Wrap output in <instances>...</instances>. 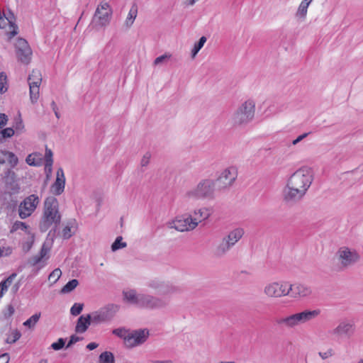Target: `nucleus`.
Segmentation results:
<instances>
[{"label": "nucleus", "mask_w": 363, "mask_h": 363, "mask_svg": "<svg viewBox=\"0 0 363 363\" xmlns=\"http://www.w3.org/2000/svg\"><path fill=\"white\" fill-rule=\"evenodd\" d=\"M313 180L310 168L301 167L294 172L288 179L283 189V199L289 203L301 201L306 195Z\"/></svg>", "instance_id": "obj_1"}, {"label": "nucleus", "mask_w": 363, "mask_h": 363, "mask_svg": "<svg viewBox=\"0 0 363 363\" xmlns=\"http://www.w3.org/2000/svg\"><path fill=\"white\" fill-rule=\"evenodd\" d=\"M61 218L62 216L59 211L57 199L54 196L46 198L44 201L43 211L40 220L39 228L41 232L44 233L53 226V228L50 230L48 235V238L50 237L51 243L54 241Z\"/></svg>", "instance_id": "obj_2"}, {"label": "nucleus", "mask_w": 363, "mask_h": 363, "mask_svg": "<svg viewBox=\"0 0 363 363\" xmlns=\"http://www.w3.org/2000/svg\"><path fill=\"white\" fill-rule=\"evenodd\" d=\"M321 311L318 308L314 310H303L301 312L292 313L286 316L276 318V325L281 329H293L299 325L311 321L320 315Z\"/></svg>", "instance_id": "obj_3"}, {"label": "nucleus", "mask_w": 363, "mask_h": 363, "mask_svg": "<svg viewBox=\"0 0 363 363\" xmlns=\"http://www.w3.org/2000/svg\"><path fill=\"white\" fill-rule=\"evenodd\" d=\"M215 182L211 179H203L185 194L189 200H211L214 198Z\"/></svg>", "instance_id": "obj_4"}, {"label": "nucleus", "mask_w": 363, "mask_h": 363, "mask_svg": "<svg viewBox=\"0 0 363 363\" xmlns=\"http://www.w3.org/2000/svg\"><path fill=\"white\" fill-rule=\"evenodd\" d=\"M255 113V101L251 99L247 100L233 113L230 121L235 126L245 125L252 121Z\"/></svg>", "instance_id": "obj_5"}, {"label": "nucleus", "mask_w": 363, "mask_h": 363, "mask_svg": "<svg viewBox=\"0 0 363 363\" xmlns=\"http://www.w3.org/2000/svg\"><path fill=\"white\" fill-rule=\"evenodd\" d=\"M338 264L341 269H348L356 264L360 259V255L354 249L342 247L336 252Z\"/></svg>", "instance_id": "obj_6"}, {"label": "nucleus", "mask_w": 363, "mask_h": 363, "mask_svg": "<svg viewBox=\"0 0 363 363\" xmlns=\"http://www.w3.org/2000/svg\"><path fill=\"white\" fill-rule=\"evenodd\" d=\"M118 310V305L109 303L89 315L91 323L98 325L112 320Z\"/></svg>", "instance_id": "obj_7"}, {"label": "nucleus", "mask_w": 363, "mask_h": 363, "mask_svg": "<svg viewBox=\"0 0 363 363\" xmlns=\"http://www.w3.org/2000/svg\"><path fill=\"white\" fill-rule=\"evenodd\" d=\"M263 292L269 298H281L289 296V283L285 281L269 282L264 287Z\"/></svg>", "instance_id": "obj_8"}, {"label": "nucleus", "mask_w": 363, "mask_h": 363, "mask_svg": "<svg viewBox=\"0 0 363 363\" xmlns=\"http://www.w3.org/2000/svg\"><path fill=\"white\" fill-rule=\"evenodd\" d=\"M356 326L352 320H342L331 330L330 333L336 338H351L355 333Z\"/></svg>", "instance_id": "obj_9"}, {"label": "nucleus", "mask_w": 363, "mask_h": 363, "mask_svg": "<svg viewBox=\"0 0 363 363\" xmlns=\"http://www.w3.org/2000/svg\"><path fill=\"white\" fill-rule=\"evenodd\" d=\"M147 286L155 293L163 296H169L179 291L178 286L157 279L148 281Z\"/></svg>", "instance_id": "obj_10"}, {"label": "nucleus", "mask_w": 363, "mask_h": 363, "mask_svg": "<svg viewBox=\"0 0 363 363\" xmlns=\"http://www.w3.org/2000/svg\"><path fill=\"white\" fill-rule=\"evenodd\" d=\"M167 299L147 294H141L139 307L150 310L162 309L167 306Z\"/></svg>", "instance_id": "obj_11"}, {"label": "nucleus", "mask_w": 363, "mask_h": 363, "mask_svg": "<svg viewBox=\"0 0 363 363\" xmlns=\"http://www.w3.org/2000/svg\"><path fill=\"white\" fill-rule=\"evenodd\" d=\"M169 227L179 232L191 231L197 227V223L193 220L191 214H186L177 217Z\"/></svg>", "instance_id": "obj_12"}, {"label": "nucleus", "mask_w": 363, "mask_h": 363, "mask_svg": "<svg viewBox=\"0 0 363 363\" xmlns=\"http://www.w3.org/2000/svg\"><path fill=\"white\" fill-rule=\"evenodd\" d=\"M111 14L112 10L108 2L101 1L96 9L94 21L101 27L106 26L109 23Z\"/></svg>", "instance_id": "obj_13"}, {"label": "nucleus", "mask_w": 363, "mask_h": 363, "mask_svg": "<svg viewBox=\"0 0 363 363\" xmlns=\"http://www.w3.org/2000/svg\"><path fill=\"white\" fill-rule=\"evenodd\" d=\"M39 198L35 194L26 197L19 205L18 214L21 218L25 219L30 216L39 203Z\"/></svg>", "instance_id": "obj_14"}, {"label": "nucleus", "mask_w": 363, "mask_h": 363, "mask_svg": "<svg viewBox=\"0 0 363 363\" xmlns=\"http://www.w3.org/2000/svg\"><path fill=\"white\" fill-rule=\"evenodd\" d=\"M15 48L18 60L26 65L29 64L31 60L32 50L28 42L23 38H18L15 44Z\"/></svg>", "instance_id": "obj_15"}, {"label": "nucleus", "mask_w": 363, "mask_h": 363, "mask_svg": "<svg viewBox=\"0 0 363 363\" xmlns=\"http://www.w3.org/2000/svg\"><path fill=\"white\" fill-rule=\"evenodd\" d=\"M150 335L147 329H138L130 332L125 343L128 348H133L139 346L145 342Z\"/></svg>", "instance_id": "obj_16"}, {"label": "nucleus", "mask_w": 363, "mask_h": 363, "mask_svg": "<svg viewBox=\"0 0 363 363\" xmlns=\"http://www.w3.org/2000/svg\"><path fill=\"white\" fill-rule=\"evenodd\" d=\"M312 294L311 288L304 284L289 283V296L294 298H303L308 297Z\"/></svg>", "instance_id": "obj_17"}, {"label": "nucleus", "mask_w": 363, "mask_h": 363, "mask_svg": "<svg viewBox=\"0 0 363 363\" xmlns=\"http://www.w3.org/2000/svg\"><path fill=\"white\" fill-rule=\"evenodd\" d=\"M237 176V169L233 167H230L224 169L221 172L220 175L218 178V182L220 183L221 187L226 188L233 184L236 179Z\"/></svg>", "instance_id": "obj_18"}, {"label": "nucleus", "mask_w": 363, "mask_h": 363, "mask_svg": "<svg viewBox=\"0 0 363 363\" xmlns=\"http://www.w3.org/2000/svg\"><path fill=\"white\" fill-rule=\"evenodd\" d=\"M65 177L64 171L62 168H59L57 171L56 180L51 186L52 192L55 195H60L65 189Z\"/></svg>", "instance_id": "obj_19"}, {"label": "nucleus", "mask_w": 363, "mask_h": 363, "mask_svg": "<svg viewBox=\"0 0 363 363\" xmlns=\"http://www.w3.org/2000/svg\"><path fill=\"white\" fill-rule=\"evenodd\" d=\"M191 215L193 220L196 221L198 225L199 223L208 219L211 216V210L206 207H202L195 209Z\"/></svg>", "instance_id": "obj_20"}, {"label": "nucleus", "mask_w": 363, "mask_h": 363, "mask_svg": "<svg viewBox=\"0 0 363 363\" xmlns=\"http://www.w3.org/2000/svg\"><path fill=\"white\" fill-rule=\"evenodd\" d=\"M244 233L245 230L242 228H236L224 238L233 247L242 238Z\"/></svg>", "instance_id": "obj_21"}, {"label": "nucleus", "mask_w": 363, "mask_h": 363, "mask_svg": "<svg viewBox=\"0 0 363 363\" xmlns=\"http://www.w3.org/2000/svg\"><path fill=\"white\" fill-rule=\"evenodd\" d=\"M233 246L223 237L221 242L213 250V255L216 257H222L225 255Z\"/></svg>", "instance_id": "obj_22"}, {"label": "nucleus", "mask_w": 363, "mask_h": 363, "mask_svg": "<svg viewBox=\"0 0 363 363\" xmlns=\"http://www.w3.org/2000/svg\"><path fill=\"white\" fill-rule=\"evenodd\" d=\"M91 320L89 317V315L87 314L86 315H81L76 323L75 326V332L77 333H85L89 326L91 324Z\"/></svg>", "instance_id": "obj_23"}, {"label": "nucleus", "mask_w": 363, "mask_h": 363, "mask_svg": "<svg viewBox=\"0 0 363 363\" xmlns=\"http://www.w3.org/2000/svg\"><path fill=\"white\" fill-rule=\"evenodd\" d=\"M26 162L30 166L40 167L43 163V155L39 152L29 154L26 159Z\"/></svg>", "instance_id": "obj_24"}, {"label": "nucleus", "mask_w": 363, "mask_h": 363, "mask_svg": "<svg viewBox=\"0 0 363 363\" xmlns=\"http://www.w3.org/2000/svg\"><path fill=\"white\" fill-rule=\"evenodd\" d=\"M123 296L125 301L139 307L141 294H137L135 291L130 290L123 292Z\"/></svg>", "instance_id": "obj_25"}, {"label": "nucleus", "mask_w": 363, "mask_h": 363, "mask_svg": "<svg viewBox=\"0 0 363 363\" xmlns=\"http://www.w3.org/2000/svg\"><path fill=\"white\" fill-rule=\"evenodd\" d=\"M16 277V274L12 273L6 279L0 282V298H2L5 293L8 291L9 287L11 285Z\"/></svg>", "instance_id": "obj_26"}, {"label": "nucleus", "mask_w": 363, "mask_h": 363, "mask_svg": "<svg viewBox=\"0 0 363 363\" xmlns=\"http://www.w3.org/2000/svg\"><path fill=\"white\" fill-rule=\"evenodd\" d=\"M29 85L40 86L42 82V76L39 70H33L28 78Z\"/></svg>", "instance_id": "obj_27"}, {"label": "nucleus", "mask_w": 363, "mask_h": 363, "mask_svg": "<svg viewBox=\"0 0 363 363\" xmlns=\"http://www.w3.org/2000/svg\"><path fill=\"white\" fill-rule=\"evenodd\" d=\"M312 1L313 0H303L301 2L296 13V17L300 18H305L307 14L308 7Z\"/></svg>", "instance_id": "obj_28"}, {"label": "nucleus", "mask_w": 363, "mask_h": 363, "mask_svg": "<svg viewBox=\"0 0 363 363\" xmlns=\"http://www.w3.org/2000/svg\"><path fill=\"white\" fill-rule=\"evenodd\" d=\"M137 14L138 6L136 4H133L129 11V13L125 21V24L128 28H130L133 24V22L137 16Z\"/></svg>", "instance_id": "obj_29"}, {"label": "nucleus", "mask_w": 363, "mask_h": 363, "mask_svg": "<svg viewBox=\"0 0 363 363\" xmlns=\"http://www.w3.org/2000/svg\"><path fill=\"white\" fill-rule=\"evenodd\" d=\"M18 230L24 231L28 235H31L30 228L28 225L26 224V223L21 221H16L11 229V233H13Z\"/></svg>", "instance_id": "obj_30"}, {"label": "nucleus", "mask_w": 363, "mask_h": 363, "mask_svg": "<svg viewBox=\"0 0 363 363\" xmlns=\"http://www.w3.org/2000/svg\"><path fill=\"white\" fill-rule=\"evenodd\" d=\"M1 152L7 157L8 162L11 168L15 167L18 164V159L14 153L6 150H1Z\"/></svg>", "instance_id": "obj_31"}, {"label": "nucleus", "mask_w": 363, "mask_h": 363, "mask_svg": "<svg viewBox=\"0 0 363 363\" xmlns=\"http://www.w3.org/2000/svg\"><path fill=\"white\" fill-rule=\"evenodd\" d=\"M112 333L123 339L125 345L130 331L125 328H118L113 330Z\"/></svg>", "instance_id": "obj_32"}, {"label": "nucleus", "mask_w": 363, "mask_h": 363, "mask_svg": "<svg viewBox=\"0 0 363 363\" xmlns=\"http://www.w3.org/2000/svg\"><path fill=\"white\" fill-rule=\"evenodd\" d=\"M99 363H114L115 358L112 352H104L99 355Z\"/></svg>", "instance_id": "obj_33"}, {"label": "nucleus", "mask_w": 363, "mask_h": 363, "mask_svg": "<svg viewBox=\"0 0 363 363\" xmlns=\"http://www.w3.org/2000/svg\"><path fill=\"white\" fill-rule=\"evenodd\" d=\"M79 284L77 279L69 281L61 289L62 294H68L72 291Z\"/></svg>", "instance_id": "obj_34"}, {"label": "nucleus", "mask_w": 363, "mask_h": 363, "mask_svg": "<svg viewBox=\"0 0 363 363\" xmlns=\"http://www.w3.org/2000/svg\"><path fill=\"white\" fill-rule=\"evenodd\" d=\"M29 89L30 101L33 104H35L39 98L40 86L29 85Z\"/></svg>", "instance_id": "obj_35"}, {"label": "nucleus", "mask_w": 363, "mask_h": 363, "mask_svg": "<svg viewBox=\"0 0 363 363\" xmlns=\"http://www.w3.org/2000/svg\"><path fill=\"white\" fill-rule=\"evenodd\" d=\"M206 41V38L202 36L199 40L194 44V46L191 50V57L194 58L199 50L203 48L204 43Z\"/></svg>", "instance_id": "obj_36"}, {"label": "nucleus", "mask_w": 363, "mask_h": 363, "mask_svg": "<svg viewBox=\"0 0 363 363\" xmlns=\"http://www.w3.org/2000/svg\"><path fill=\"white\" fill-rule=\"evenodd\" d=\"M21 332L17 329H15L11 331V335H9V337L6 338L5 342L7 344H13L15 343L17 340H18L21 338Z\"/></svg>", "instance_id": "obj_37"}, {"label": "nucleus", "mask_w": 363, "mask_h": 363, "mask_svg": "<svg viewBox=\"0 0 363 363\" xmlns=\"http://www.w3.org/2000/svg\"><path fill=\"white\" fill-rule=\"evenodd\" d=\"M122 240H123V238L121 236H118L116 238L115 241L111 245V250L112 251L115 252L118 250L124 248L127 246V243L125 242H122Z\"/></svg>", "instance_id": "obj_38"}, {"label": "nucleus", "mask_w": 363, "mask_h": 363, "mask_svg": "<svg viewBox=\"0 0 363 363\" xmlns=\"http://www.w3.org/2000/svg\"><path fill=\"white\" fill-rule=\"evenodd\" d=\"M40 317V313H35L30 317L28 320H26L23 323V325L28 328L33 327L36 323L39 320Z\"/></svg>", "instance_id": "obj_39"}, {"label": "nucleus", "mask_w": 363, "mask_h": 363, "mask_svg": "<svg viewBox=\"0 0 363 363\" xmlns=\"http://www.w3.org/2000/svg\"><path fill=\"white\" fill-rule=\"evenodd\" d=\"M62 275V272L59 268L54 269L48 277V280L52 283H56Z\"/></svg>", "instance_id": "obj_40"}, {"label": "nucleus", "mask_w": 363, "mask_h": 363, "mask_svg": "<svg viewBox=\"0 0 363 363\" xmlns=\"http://www.w3.org/2000/svg\"><path fill=\"white\" fill-rule=\"evenodd\" d=\"M84 308L83 303H75L74 305L71 307L70 309V313L72 315L77 316L81 313Z\"/></svg>", "instance_id": "obj_41"}, {"label": "nucleus", "mask_w": 363, "mask_h": 363, "mask_svg": "<svg viewBox=\"0 0 363 363\" xmlns=\"http://www.w3.org/2000/svg\"><path fill=\"white\" fill-rule=\"evenodd\" d=\"M172 57L170 53H165L161 56L157 57L154 60V65H159L163 63H165L168 60H169Z\"/></svg>", "instance_id": "obj_42"}, {"label": "nucleus", "mask_w": 363, "mask_h": 363, "mask_svg": "<svg viewBox=\"0 0 363 363\" xmlns=\"http://www.w3.org/2000/svg\"><path fill=\"white\" fill-rule=\"evenodd\" d=\"M6 74L4 72L0 73V92L4 94L7 91V86H5L6 84Z\"/></svg>", "instance_id": "obj_43"}, {"label": "nucleus", "mask_w": 363, "mask_h": 363, "mask_svg": "<svg viewBox=\"0 0 363 363\" xmlns=\"http://www.w3.org/2000/svg\"><path fill=\"white\" fill-rule=\"evenodd\" d=\"M65 339L61 337V338H59L57 342H53L51 345V347L54 350H60L65 347Z\"/></svg>", "instance_id": "obj_44"}, {"label": "nucleus", "mask_w": 363, "mask_h": 363, "mask_svg": "<svg viewBox=\"0 0 363 363\" xmlns=\"http://www.w3.org/2000/svg\"><path fill=\"white\" fill-rule=\"evenodd\" d=\"M0 133L4 138V140H5L6 138H11L14 134V130L11 128H6L0 131Z\"/></svg>", "instance_id": "obj_45"}, {"label": "nucleus", "mask_w": 363, "mask_h": 363, "mask_svg": "<svg viewBox=\"0 0 363 363\" xmlns=\"http://www.w3.org/2000/svg\"><path fill=\"white\" fill-rule=\"evenodd\" d=\"M30 240L23 243V250L26 252H28L33 244L34 235L31 233Z\"/></svg>", "instance_id": "obj_46"}, {"label": "nucleus", "mask_w": 363, "mask_h": 363, "mask_svg": "<svg viewBox=\"0 0 363 363\" xmlns=\"http://www.w3.org/2000/svg\"><path fill=\"white\" fill-rule=\"evenodd\" d=\"M15 310L13 306L11 304H9L6 306V308L3 311L4 317L7 319L13 315Z\"/></svg>", "instance_id": "obj_47"}, {"label": "nucleus", "mask_w": 363, "mask_h": 363, "mask_svg": "<svg viewBox=\"0 0 363 363\" xmlns=\"http://www.w3.org/2000/svg\"><path fill=\"white\" fill-rule=\"evenodd\" d=\"M52 152L50 149L48 148V147H45V157L43 158V160H45V163H53V159H52Z\"/></svg>", "instance_id": "obj_48"}, {"label": "nucleus", "mask_w": 363, "mask_h": 363, "mask_svg": "<svg viewBox=\"0 0 363 363\" xmlns=\"http://www.w3.org/2000/svg\"><path fill=\"white\" fill-rule=\"evenodd\" d=\"M72 233L71 230V227L65 226L62 231V236L64 239H69L72 237Z\"/></svg>", "instance_id": "obj_49"}, {"label": "nucleus", "mask_w": 363, "mask_h": 363, "mask_svg": "<svg viewBox=\"0 0 363 363\" xmlns=\"http://www.w3.org/2000/svg\"><path fill=\"white\" fill-rule=\"evenodd\" d=\"M82 339L83 338L81 337L77 336L75 335H72L70 337L67 345H66V348L70 347L72 345H73L74 344L77 343V342L82 340Z\"/></svg>", "instance_id": "obj_50"}, {"label": "nucleus", "mask_w": 363, "mask_h": 363, "mask_svg": "<svg viewBox=\"0 0 363 363\" xmlns=\"http://www.w3.org/2000/svg\"><path fill=\"white\" fill-rule=\"evenodd\" d=\"M50 250V247L48 246L47 244L45 242L40 251L39 256H40L43 259L48 254V252Z\"/></svg>", "instance_id": "obj_51"}, {"label": "nucleus", "mask_w": 363, "mask_h": 363, "mask_svg": "<svg viewBox=\"0 0 363 363\" xmlns=\"http://www.w3.org/2000/svg\"><path fill=\"white\" fill-rule=\"evenodd\" d=\"M334 352L332 349H329L325 352H319L318 355L323 359H326L332 356H333Z\"/></svg>", "instance_id": "obj_52"}, {"label": "nucleus", "mask_w": 363, "mask_h": 363, "mask_svg": "<svg viewBox=\"0 0 363 363\" xmlns=\"http://www.w3.org/2000/svg\"><path fill=\"white\" fill-rule=\"evenodd\" d=\"M150 157H151V155L150 152H146L142 160H141V162H140V164L142 167H146L149 162H150Z\"/></svg>", "instance_id": "obj_53"}, {"label": "nucleus", "mask_w": 363, "mask_h": 363, "mask_svg": "<svg viewBox=\"0 0 363 363\" xmlns=\"http://www.w3.org/2000/svg\"><path fill=\"white\" fill-rule=\"evenodd\" d=\"M14 175H15L14 172L11 169H7V171L5 172V176H4V179H6V182H8V181L9 179H13Z\"/></svg>", "instance_id": "obj_54"}, {"label": "nucleus", "mask_w": 363, "mask_h": 363, "mask_svg": "<svg viewBox=\"0 0 363 363\" xmlns=\"http://www.w3.org/2000/svg\"><path fill=\"white\" fill-rule=\"evenodd\" d=\"M52 164L53 163H45V172L48 177L52 174Z\"/></svg>", "instance_id": "obj_55"}, {"label": "nucleus", "mask_w": 363, "mask_h": 363, "mask_svg": "<svg viewBox=\"0 0 363 363\" xmlns=\"http://www.w3.org/2000/svg\"><path fill=\"white\" fill-rule=\"evenodd\" d=\"M309 133H303L301 135H299L296 139L292 141V144L294 145H297L299 142H301L302 140H303L305 138H306L308 135Z\"/></svg>", "instance_id": "obj_56"}, {"label": "nucleus", "mask_w": 363, "mask_h": 363, "mask_svg": "<svg viewBox=\"0 0 363 363\" xmlns=\"http://www.w3.org/2000/svg\"><path fill=\"white\" fill-rule=\"evenodd\" d=\"M9 359L10 357L8 353H4L0 355V363H9Z\"/></svg>", "instance_id": "obj_57"}, {"label": "nucleus", "mask_w": 363, "mask_h": 363, "mask_svg": "<svg viewBox=\"0 0 363 363\" xmlns=\"http://www.w3.org/2000/svg\"><path fill=\"white\" fill-rule=\"evenodd\" d=\"M7 116L4 113H0V128H1L7 122Z\"/></svg>", "instance_id": "obj_58"}, {"label": "nucleus", "mask_w": 363, "mask_h": 363, "mask_svg": "<svg viewBox=\"0 0 363 363\" xmlns=\"http://www.w3.org/2000/svg\"><path fill=\"white\" fill-rule=\"evenodd\" d=\"M51 107H52V111L55 113V116L57 118H60V113H59V111H58V108H57V104H55V102L54 101H52V103H51Z\"/></svg>", "instance_id": "obj_59"}, {"label": "nucleus", "mask_w": 363, "mask_h": 363, "mask_svg": "<svg viewBox=\"0 0 363 363\" xmlns=\"http://www.w3.org/2000/svg\"><path fill=\"white\" fill-rule=\"evenodd\" d=\"M43 258L39 255H35L32 257L31 262L33 265H36L42 261Z\"/></svg>", "instance_id": "obj_60"}, {"label": "nucleus", "mask_w": 363, "mask_h": 363, "mask_svg": "<svg viewBox=\"0 0 363 363\" xmlns=\"http://www.w3.org/2000/svg\"><path fill=\"white\" fill-rule=\"evenodd\" d=\"M99 345L96 342H90L86 345V348L89 350H93L98 347Z\"/></svg>", "instance_id": "obj_61"}, {"label": "nucleus", "mask_w": 363, "mask_h": 363, "mask_svg": "<svg viewBox=\"0 0 363 363\" xmlns=\"http://www.w3.org/2000/svg\"><path fill=\"white\" fill-rule=\"evenodd\" d=\"M199 0H185L184 4L186 6H193L196 1H199Z\"/></svg>", "instance_id": "obj_62"}, {"label": "nucleus", "mask_w": 363, "mask_h": 363, "mask_svg": "<svg viewBox=\"0 0 363 363\" xmlns=\"http://www.w3.org/2000/svg\"><path fill=\"white\" fill-rule=\"evenodd\" d=\"M11 189L13 190V193H16V192H18V190L19 188L18 186V184H13V186Z\"/></svg>", "instance_id": "obj_63"}, {"label": "nucleus", "mask_w": 363, "mask_h": 363, "mask_svg": "<svg viewBox=\"0 0 363 363\" xmlns=\"http://www.w3.org/2000/svg\"><path fill=\"white\" fill-rule=\"evenodd\" d=\"M154 363H173V362L171 360H165V361L156 360L154 362Z\"/></svg>", "instance_id": "obj_64"}]
</instances>
